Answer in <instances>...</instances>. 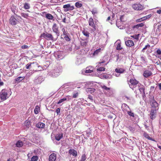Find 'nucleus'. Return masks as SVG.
I'll return each mask as SVG.
<instances>
[{"mask_svg":"<svg viewBox=\"0 0 161 161\" xmlns=\"http://www.w3.org/2000/svg\"><path fill=\"white\" fill-rule=\"evenodd\" d=\"M40 37L44 38L46 40H51V41H55L57 39L58 37H57L56 38L54 39L53 35L51 34L45 33H43L40 35Z\"/></svg>","mask_w":161,"mask_h":161,"instance_id":"1","label":"nucleus"},{"mask_svg":"<svg viewBox=\"0 0 161 161\" xmlns=\"http://www.w3.org/2000/svg\"><path fill=\"white\" fill-rule=\"evenodd\" d=\"M0 98L2 100H5L9 97L8 91L5 89H3L0 93Z\"/></svg>","mask_w":161,"mask_h":161,"instance_id":"2","label":"nucleus"},{"mask_svg":"<svg viewBox=\"0 0 161 161\" xmlns=\"http://www.w3.org/2000/svg\"><path fill=\"white\" fill-rule=\"evenodd\" d=\"M139 87V90L140 92V93L142 94V96L143 99H145L146 97L145 92V87L144 86L142 85L141 84L139 83L138 85Z\"/></svg>","mask_w":161,"mask_h":161,"instance_id":"3","label":"nucleus"},{"mask_svg":"<svg viewBox=\"0 0 161 161\" xmlns=\"http://www.w3.org/2000/svg\"><path fill=\"white\" fill-rule=\"evenodd\" d=\"M63 8L64 9V11L67 12L73 10L74 9L75 7L73 5L71 6L70 4H67L64 5L63 6Z\"/></svg>","mask_w":161,"mask_h":161,"instance_id":"4","label":"nucleus"},{"mask_svg":"<svg viewBox=\"0 0 161 161\" xmlns=\"http://www.w3.org/2000/svg\"><path fill=\"white\" fill-rule=\"evenodd\" d=\"M52 30L53 31L56 33L57 35V37H58V36L59 35V27L58 25L56 23H53L52 27Z\"/></svg>","mask_w":161,"mask_h":161,"instance_id":"5","label":"nucleus"},{"mask_svg":"<svg viewBox=\"0 0 161 161\" xmlns=\"http://www.w3.org/2000/svg\"><path fill=\"white\" fill-rule=\"evenodd\" d=\"M133 8L135 10H140L143 9V7L139 4H134L132 5Z\"/></svg>","mask_w":161,"mask_h":161,"instance_id":"6","label":"nucleus"},{"mask_svg":"<svg viewBox=\"0 0 161 161\" xmlns=\"http://www.w3.org/2000/svg\"><path fill=\"white\" fill-rule=\"evenodd\" d=\"M38 64L36 62H33V63H30L26 65V68L27 69H30V68L34 67L35 66H38Z\"/></svg>","mask_w":161,"mask_h":161,"instance_id":"7","label":"nucleus"},{"mask_svg":"<svg viewBox=\"0 0 161 161\" xmlns=\"http://www.w3.org/2000/svg\"><path fill=\"white\" fill-rule=\"evenodd\" d=\"M89 25L95 30L96 29V26L95 25L93 19L92 18H90L88 20Z\"/></svg>","mask_w":161,"mask_h":161,"instance_id":"8","label":"nucleus"},{"mask_svg":"<svg viewBox=\"0 0 161 161\" xmlns=\"http://www.w3.org/2000/svg\"><path fill=\"white\" fill-rule=\"evenodd\" d=\"M9 22L12 25H15L17 24V21L14 16H12L10 18Z\"/></svg>","mask_w":161,"mask_h":161,"instance_id":"9","label":"nucleus"},{"mask_svg":"<svg viewBox=\"0 0 161 161\" xmlns=\"http://www.w3.org/2000/svg\"><path fill=\"white\" fill-rule=\"evenodd\" d=\"M152 75V72L149 70H145L143 74V76L145 78H147Z\"/></svg>","mask_w":161,"mask_h":161,"instance_id":"10","label":"nucleus"},{"mask_svg":"<svg viewBox=\"0 0 161 161\" xmlns=\"http://www.w3.org/2000/svg\"><path fill=\"white\" fill-rule=\"evenodd\" d=\"M158 103L154 99H153L151 104L152 109H156V110L158 109Z\"/></svg>","mask_w":161,"mask_h":161,"instance_id":"11","label":"nucleus"},{"mask_svg":"<svg viewBox=\"0 0 161 161\" xmlns=\"http://www.w3.org/2000/svg\"><path fill=\"white\" fill-rule=\"evenodd\" d=\"M57 155L55 153L51 154L49 157V161H55L56 159Z\"/></svg>","mask_w":161,"mask_h":161,"instance_id":"12","label":"nucleus"},{"mask_svg":"<svg viewBox=\"0 0 161 161\" xmlns=\"http://www.w3.org/2000/svg\"><path fill=\"white\" fill-rule=\"evenodd\" d=\"M122 110L124 112V113L127 112L128 111V110L130 109L129 106L126 104H124L122 105Z\"/></svg>","mask_w":161,"mask_h":161,"instance_id":"13","label":"nucleus"},{"mask_svg":"<svg viewBox=\"0 0 161 161\" xmlns=\"http://www.w3.org/2000/svg\"><path fill=\"white\" fill-rule=\"evenodd\" d=\"M156 109H152L151 110L150 114V118L152 119H153L155 117L156 115Z\"/></svg>","mask_w":161,"mask_h":161,"instance_id":"14","label":"nucleus"},{"mask_svg":"<svg viewBox=\"0 0 161 161\" xmlns=\"http://www.w3.org/2000/svg\"><path fill=\"white\" fill-rule=\"evenodd\" d=\"M130 82L131 84L134 86L136 85L137 84L139 85V81L135 79L131 78L130 79Z\"/></svg>","mask_w":161,"mask_h":161,"instance_id":"15","label":"nucleus"},{"mask_svg":"<svg viewBox=\"0 0 161 161\" xmlns=\"http://www.w3.org/2000/svg\"><path fill=\"white\" fill-rule=\"evenodd\" d=\"M69 153L70 155H72L75 157L77 156V152L74 149H70L69 151Z\"/></svg>","mask_w":161,"mask_h":161,"instance_id":"16","label":"nucleus"},{"mask_svg":"<svg viewBox=\"0 0 161 161\" xmlns=\"http://www.w3.org/2000/svg\"><path fill=\"white\" fill-rule=\"evenodd\" d=\"M125 44L128 47H131L134 45L133 41L131 40H128L125 41Z\"/></svg>","mask_w":161,"mask_h":161,"instance_id":"17","label":"nucleus"},{"mask_svg":"<svg viewBox=\"0 0 161 161\" xmlns=\"http://www.w3.org/2000/svg\"><path fill=\"white\" fill-rule=\"evenodd\" d=\"M63 137V134L62 133H58L57 134L55 137V139L57 141H59Z\"/></svg>","mask_w":161,"mask_h":161,"instance_id":"18","label":"nucleus"},{"mask_svg":"<svg viewBox=\"0 0 161 161\" xmlns=\"http://www.w3.org/2000/svg\"><path fill=\"white\" fill-rule=\"evenodd\" d=\"M115 71L117 73L121 74L123 73L125 71V69L123 68H118L115 69Z\"/></svg>","mask_w":161,"mask_h":161,"instance_id":"19","label":"nucleus"},{"mask_svg":"<svg viewBox=\"0 0 161 161\" xmlns=\"http://www.w3.org/2000/svg\"><path fill=\"white\" fill-rule=\"evenodd\" d=\"M88 41L87 40H82L80 42V45L83 47H86L87 46Z\"/></svg>","mask_w":161,"mask_h":161,"instance_id":"20","label":"nucleus"},{"mask_svg":"<svg viewBox=\"0 0 161 161\" xmlns=\"http://www.w3.org/2000/svg\"><path fill=\"white\" fill-rule=\"evenodd\" d=\"M143 135L145 138H147L148 139L156 142V141L154 139L150 137L148 134L145 133Z\"/></svg>","mask_w":161,"mask_h":161,"instance_id":"21","label":"nucleus"},{"mask_svg":"<svg viewBox=\"0 0 161 161\" xmlns=\"http://www.w3.org/2000/svg\"><path fill=\"white\" fill-rule=\"evenodd\" d=\"M45 17L49 20H52L53 18V16L51 14L47 13L45 14Z\"/></svg>","mask_w":161,"mask_h":161,"instance_id":"22","label":"nucleus"},{"mask_svg":"<svg viewBox=\"0 0 161 161\" xmlns=\"http://www.w3.org/2000/svg\"><path fill=\"white\" fill-rule=\"evenodd\" d=\"M16 145L17 147H22L23 146V143L22 141H18L17 142Z\"/></svg>","mask_w":161,"mask_h":161,"instance_id":"23","label":"nucleus"},{"mask_svg":"<svg viewBox=\"0 0 161 161\" xmlns=\"http://www.w3.org/2000/svg\"><path fill=\"white\" fill-rule=\"evenodd\" d=\"M101 48H99L98 49L96 50L93 53V56H95L97 55L100 52H101Z\"/></svg>","mask_w":161,"mask_h":161,"instance_id":"24","label":"nucleus"},{"mask_svg":"<svg viewBox=\"0 0 161 161\" xmlns=\"http://www.w3.org/2000/svg\"><path fill=\"white\" fill-rule=\"evenodd\" d=\"M95 91V89L93 88H88L86 89V92L87 93H91L94 92Z\"/></svg>","mask_w":161,"mask_h":161,"instance_id":"25","label":"nucleus"},{"mask_svg":"<svg viewBox=\"0 0 161 161\" xmlns=\"http://www.w3.org/2000/svg\"><path fill=\"white\" fill-rule=\"evenodd\" d=\"M144 25V24L143 23H141L140 24H137L134 25L133 27V29L136 28L138 29L139 27H143Z\"/></svg>","mask_w":161,"mask_h":161,"instance_id":"26","label":"nucleus"},{"mask_svg":"<svg viewBox=\"0 0 161 161\" xmlns=\"http://www.w3.org/2000/svg\"><path fill=\"white\" fill-rule=\"evenodd\" d=\"M45 125V124L41 122L38 123L37 125V127L39 128H44Z\"/></svg>","mask_w":161,"mask_h":161,"instance_id":"27","label":"nucleus"},{"mask_svg":"<svg viewBox=\"0 0 161 161\" xmlns=\"http://www.w3.org/2000/svg\"><path fill=\"white\" fill-rule=\"evenodd\" d=\"M128 114L130 116V117H132L133 118H135V117L136 118V117H138L137 116H136V115H135L131 111H128L127 112Z\"/></svg>","mask_w":161,"mask_h":161,"instance_id":"28","label":"nucleus"},{"mask_svg":"<svg viewBox=\"0 0 161 161\" xmlns=\"http://www.w3.org/2000/svg\"><path fill=\"white\" fill-rule=\"evenodd\" d=\"M82 33L83 35L87 37H89V32L86 30H83L82 31Z\"/></svg>","mask_w":161,"mask_h":161,"instance_id":"29","label":"nucleus"},{"mask_svg":"<svg viewBox=\"0 0 161 161\" xmlns=\"http://www.w3.org/2000/svg\"><path fill=\"white\" fill-rule=\"evenodd\" d=\"M40 110V108L37 105L36 106L34 110V113L36 114H38L39 113Z\"/></svg>","mask_w":161,"mask_h":161,"instance_id":"30","label":"nucleus"},{"mask_svg":"<svg viewBox=\"0 0 161 161\" xmlns=\"http://www.w3.org/2000/svg\"><path fill=\"white\" fill-rule=\"evenodd\" d=\"M117 46L116 47V49L117 50H119L122 49V47H121V42H119L117 43Z\"/></svg>","mask_w":161,"mask_h":161,"instance_id":"31","label":"nucleus"},{"mask_svg":"<svg viewBox=\"0 0 161 161\" xmlns=\"http://www.w3.org/2000/svg\"><path fill=\"white\" fill-rule=\"evenodd\" d=\"M24 8L25 9H30V6L29 4L26 3H25L24 4Z\"/></svg>","mask_w":161,"mask_h":161,"instance_id":"32","label":"nucleus"},{"mask_svg":"<svg viewBox=\"0 0 161 161\" xmlns=\"http://www.w3.org/2000/svg\"><path fill=\"white\" fill-rule=\"evenodd\" d=\"M25 78V76L19 77L16 79L15 80L16 81L18 82H20L22 80H23V79H24Z\"/></svg>","mask_w":161,"mask_h":161,"instance_id":"33","label":"nucleus"},{"mask_svg":"<svg viewBox=\"0 0 161 161\" xmlns=\"http://www.w3.org/2000/svg\"><path fill=\"white\" fill-rule=\"evenodd\" d=\"M89 67H87L86 68V69L85 70V72L86 73H92L93 72V69L92 68V69H89Z\"/></svg>","mask_w":161,"mask_h":161,"instance_id":"34","label":"nucleus"},{"mask_svg":"<svg viewBox=\"0 0 161 161\" xmlns=\"http://www.w3.org/2000/svg\"><path fill=\"white\" fill-rule=\"evenodd\" d=\"M147 19V17H144L140 19H137L136 20V21L137 22H141L142 21H143L144 20H145Z\"/></svg>","mask_w":161,"mask_h":161,"instance_id":"35","label":"nucleus"},{"mask_svg":"<svg viewBox=\"0 0 161 161\" xmlns=\"http://www.w3.org/2000/svg\"><path fill=\"white\" fill-rule=\"evenodd\" d=\"M86 156L85 154H83L81 158L80 161H86Z\"/></svg>","mask_w":161,"mask_h":161,"instance_id":"36","label":"nucleus"},{"mask_svg":"<svg viewBox=\"0 0 161 161\" xmlns=\"http://www.w3.org/2000/svg\"><path fill=\"white\" fill-rule=\"evenodd\" d=\"M22 16L24 18L27 19L29 17V14L27 13H23L21 14Z\"/></svg>","mask_w":161,"mask_h":161,"instance_id":"37","label":"nucleus"},{"mask_svg":"<svg viewBox=\"0 0 161 161\" xmlns=\"http://www.w3.org/2000/svg\"><path fill=\"white\" fill-rule=\"evenodd\" d=\"M38 159V157L37 156H33L31 158V161H37Z\"/></svg>","mask_w":161,"mask_h":161,"instance_id":"38","label":"nucleus"},{"mask_svg":"<svg viewBox=\"0 0 161 161\" xmlns=\"http://www.w3.org/2000/svg\"><path fill=\"white\" fill-rule=\"evenodd\" d=\"M161 31V25H159L158 26L157 29L156 30V32L157 34H159L160 32Z\"/></svg>","mask_w":161,"mask_h":161,"instance_id":"39","label":"nucleus"},{"mask_svg":"<svg viewBox=\"0 0 161 161\" xmlns=\"http://www.w3.org/2000/svg\"><path fill=\"white\" fill-rule=\"evenodd\" d=\"M82 4L79 2H77L75 3V6L77 8H80L82 6Z\"/></svg>","mask_w":161,"mask_h":161,"instance_id":"40","label":"nucleus"},{"mask_svg":"<svg viewBox=\"0 0 161 161\" xmlns=\"http://www.w3.org/2000/svg\"><path fill=\"white\" fill-rule=\"evenodd\" d=\"M141 60L142 62L143 63H145L146 62V58L143 56H142L140 57Z\"/></svg>","mask_w":161,"mask_h":161,"instance_id":"41","label":"nucleus"},{"mask_svg":"<svg viewBox=\"0 0 161 161\" xmlns=\"http://www.w3.org/2000/svg\"><path fill=\"white\" fill-rule=\"evenodd\" d=\"M101 87L103 89H104L105 90H110V88L107 87V86H106L105 85H101Z\"/></svg>","mask_w":161,"mask_h":161,"instance_id":"42","label":"nucleus"},{"mask_svg":"<svg viewBox=\"0 0 161 161\" xmlns=\"http://www.w3.org/2000/svg\"><path fill=\"white\" fill-rule=\"evenodd\" d=\"M157 53L158 55H159L158 57V58H161V51L159 49H158L157 51Z\"/></svg>","mask_w":161,"mask_h":161,"instance_id":"43","label":"nucleus"},{"mask_svg":"<svg viewBox=\"0 0 161 161\" xmlns=\"http://www.w3.org/2000/svg\"><path fill=\"white\" fill-rule=\"evenodd\" d=\"M105 68L104 67H100L97 69L98 71H102L105 70Z\"/></svg>","mask_w":161,"mask_h":161,"instance_id":"44","label":"nucleus"},{"mask_svg":"<svg viewBox=\"0 0 161 161\" xmlns=\"http://www.w3.org/2000/svg\"><path fill=\"white\" fill-rule=\"evenodd\" d=\"M66 100H67V99L66 98H64L61 99L58 101V102L57 103L58 104H60L62 102Z\"/></svg>","mask_w":161,"mask_h":161,"instance_id":"45","label":"nucleus"},{"mask_svg":"<svg viewBox=\"0 0 161 161\" xmlns=\"http://www.w3.org/2000/svg\"><path fill=\"white\" fill-rule=\"evenodd\" d=\"M64 38L65 39V40L67 41H69L70 40V38L68 36V35L65 36H64Z\"/></svg>","mask_w":161,"mask_h":161,"instance_id":"46","label":"nucleus"},{"mask_svg":"<svg viewBox=\"0 0 161 161\" xmlns=\"http://www.w3.org/2000/svg\"><path fill=\"white\" fill-rule=\"evenodd\" d=\"M60 2V0H51V2L53 3H57Z\"/></svg>","mask_w":161,"mask_h":161,"instance_id":"47","label":"nucleus"},{"mask_svg":"<svg viewBox=\"0 0 161 161\" xmlns=\"http://www.w3.org/2000/svg\"><path fill=\"white\" fill-rule=\"evenodd\" d=\"M79 95V93L78 92H77L75 93L73 95V97L75 98L77 97Z\"/></svg>","mask_w":161,"mask_h":161,"instance_id":"48","label":"nucleus"},{"mask_svg":"<svg viewBox=\"0 0 161 161\" xmlns=\"http://www.w3.org/2000/svg\"><path fill=\"white\" fill-rule=\"evenodd\" d=\"M121 21H119V20H117L116 21V25L118 27H119L120 26V25L121 23Z\"/></svg>","mask_w":161,"mask_h":161,"instance_id":"49","label":"nucleus"},{"mask_svg":"<svg viewBox=\"0 0 161 161\" xmlns=\"http://www.w3.org/2000/svg\"><path fill=\"white\" fill-rule=\"evenodd\" d=\"M62 31L63 32V35H64V36L67 35V34H68L67 33V32L65 31V29L64 28H63V29H62Z\"/></svg>","mask_w":161,"mask_h":161,"instance_id":"50","label":"nucleus"},{"mask_svg":"<svg viewBox=\"0 0 161 161\" xmlns=\"http://www.w3.org/2000/svg\"><path fill=\"white\" fill-rule=\"evenodd\" d=\"M29 47L28 46L26 45H24L21 46V48L23 49H27Z\"/></svg>","mask_w":161,"mask_h":161,"instance_id":"51","label":"nucleus"},{"mask_svg":"<svg viewBox=\"0 0 161 161\" xmlns=\"http://www.w3.org/2000/svg\"><path fill=\"white\" fill-rule=\"evenodd\" d=\"M124 15H121L120 17V21L124 22L125 21V20L124 19Z\"/></svg>","mask_w":161,"mask_h":161,"instance_id":"52","label":"nucleus"},{"mask_svg":"<svg viewBox=\"0 0 161 161\" xmlns=\"http://www.w3.org/2000/svg\"><path fill=\"white\" fill-rule=\"evenodd\" d=\"M150 47V46L149 44H148L147 45H146L145 47L143 48L142 50H145L147 49V47Z\"/></svg>","mask_w":161,"mask_h":161,"instance_id":"53","label":"nucleus"},{"mask_svg":"<svg viewBox=\"0 0 161 161\" xmlns=\"http://www.w3.org/2000/svg\"><path fill=\"white\" fill-rule=\"evenodd\" d=\"M60 108H58L57 109L56 112V113H57V114H58L60 113Z\"/></svg>","mask_w":161,"mask_h":161,"instance_id":"54","label":"nucleus"},{"mask_svg":"<svg viewBox=\"0 0 161 161\" xmlns=\"http://www.w3.org/2000/svg\"><path fill=\"white\" fill-rule=\"evenodd\" d=\"M32 153H29L28 155H27V156H28V157L29 158H30V157H31V156L32 155Z\"/></svg>","mask_w":161,"mask_h":161,"instance_id":"55","label":"nucleus"},{"mask_svg":"<svg viewBox=\"0 0 161 161\" xmlns=\"http://www.w3.org/2000/svg\"><path fill=\"white\" fill-rule=\"evenodd\" d=\"M88 98L92 100V101H93V100L92 98V96L88 95Z\"/></svg>","mask_w":161,"mask_h":161,"instance_id":"56","label":"nucleus"},{"mask_svg":"<svg viewBox=\"0 0 161 161\" xmlns=\"http://www.w3.org/2000/svg\"><path fill=\"white\" fill-rule=\"evenodd\" d=\"M92 14L93 15L97 13V12L96 10H92Z\"/></svg>","mask_w":161,"mask_h":161,"instance_id":"57","label":"nucleus"},{"mask_svg":"<svg viewBox=\"0 0 161 161\" xmlns=\"http://www.w3.org/2000/svg\"><path fill=\"white\" fill-rule=\"evenodd\" d=\"M144 126L146 129L147 130H149V128L148 126H147L146 125H144Z\"/></svg>","mask_w":161,"mask_h":161,"instance_id":"58","label":"nucleus"},{"mask_svg":"<svg viewBox=\"0 0 161 161\" xmlns=\"http://www.w3.org/2000/svg\"><path fill=\"white\" fill-rule=\"evenodd\" d=\"M158 86L159 89L160 90H161V83H160L158 84Z\"/></svg>","mask_w":161,"mask_h":161,"instance_id":"59","label":"nucleus"},{"mask_svg":"<svg viewBox=\"0 0 161 161\" xmlns=\"http://www.w3.org/2000/svg\"><path fill=\"white\" fill-rule=\"evenodd\" d=\"M157 13L159 14H161V10H158L157 11Z\"/></svg>","mask_w":161,"mask_h":161,"instance_id":"60","label":"nucleus"},{"mask_svg":"<svg viewBox=\"0 0 161 161\" xmlns=\"http://www.w3.org/2000/svg\"><path fill=\"white\" fill-rule=\"evenodd\" d=\"M66 18H64L63 20H62V21L64 23H66Z\"/></svg>","mask_w":161,"mask_h":161,"instance_id":"61","label":"nucleus"},{"mask_svg":"<svg viewBox=\"0 0 161 161\" xmlns=\"http://www.w3.org/2000/svg\"><path fill=\"white\" fill-rule=\"evenodd\" d=\"M154 88V86H151L150 87V90L153 91Z\"/></svg>","mask_w":161,"mask_h":161,"instance_id":"62","label":"nucleus"},{"mask_svg":"<svg viewBox=\"0 0 161 161\" xmlns=\"http://www.w3.org/2000/svg\"><path fill=\"white\" fill-rule=\"evenodd\" d=\"M151 16V14H149V15H147V16H146L145 17H147V18H150Z\"/></svg>","mask_w":161,"mask_h":161,"instance_id":"63","label":"nucleus"},{"mask_svg":"<svg viewBox=\"0 0 161 161\" xmlns=\"http://www.w3.org/2000/svg\"><path fill=\"white\" fill-rule=\"evenodd\" d=\"M110 18H111L110 16L108 17L107 19V21H109V20H110Z\"/></svg>","mask_w":161,"mask_h":161,"instance_id":"64","label":"nucleus"}]
</instances>
